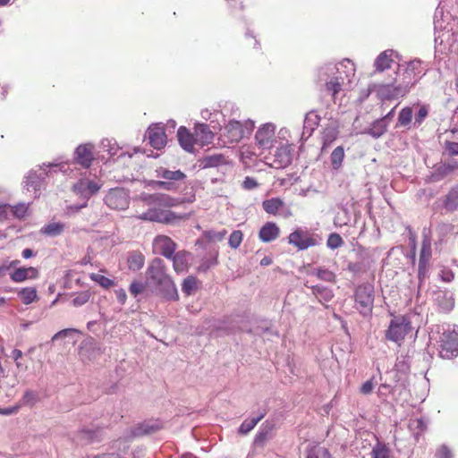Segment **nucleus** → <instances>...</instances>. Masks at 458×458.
Instances as JSON below:
<instances>
[{
	"label": "nucleus",
	"mask_w": 458,
	"mask_h": 458,
	"mask_svg": "<svg viewBox=\"0 0 458 458\" xmlns=\"http://www.w3.org/2000/svg\"><path fill=\"white\" fill-rule=\"evenodd\" d=\"M140 199L148 209L137 218L142 221L156 222L165 225L174 224L182 216L163 208H174L184 202L183 199L174 198L165 193H141Z\"/></svg>",
	"instance_id": "nucleus-1"
},
{
	"label": "nucleus",
	"mask_w": 458,
	"mask_h": 458,
	"mask_svg": "<svg viewBox=\"0 0 458 458\" xmlns=\"http://www.w3.org/2000/svg\"><path fill=\"white\" fill-rule=\"evenodd\" d=\"M354 74L353 64L346 59L339 64L328 63L320 66L318 70V81L324 83L326 89L335 97L342 89L345 77Z\"/></svg>",
	"instance_id": "nucleus-2"
},
{
	"label": "nucleus",
	"mask_w": 458,
	"mask_h": 458,
	"mask_svg": "<svg viewBox=\"0 0 458 458\" xmlns=\"http://www.w3.org/2000/svg\"><path fill=\"white\" fill-rule=\"evenodd\" d=\"M146 284L154 287L160 294L169 301L178 300L177 288L166 273L164 261L154 259L146 270Z\"/></svg>",
	"instance_id": "nucleus-3"
},
{
	"label": "nucleus",
	"mask_w": 458,
	"mask_h": 458,
	"mask_svg": "<svg viewBox=\"0 0 458 458\" xmlns=\"http://www.w3.org/2000/svg\"><path fill=\"white\" fill-rule=\"evenodd\" d=\"M155 172L157 177L162 180L149 181L148 186L152 189H161L167 191H177L187 177L181 170H169L163 166L157 168Z\"/></svg>",
	"instance_id": "nucleus-4"
},
{
	"label": "nucleus",
	"mask_w": 458,
	"mask_h": 458,
	"mask_svg": "<svg viewBox=\"0 0 458 458\" xmlns=\"http://www.w3.org/2000/svg\"><path fill=\"white\" fill-rule=\"evenodd\" d=\"M374 286L370 284L359 285L354 293L355 308L364 317L369 316L374 306Z\"/></svg>",
	"instance_id": "nucleus-5"
},
{
	"label": "nucleus",
	"mask_w": 458,
	"mask_h": 458,
	"mask_svg": "<svg viewBox=\"0 0 458 458\" xmlns=\"http://www.w3.org/2000/svg\"><path fill=\"white\" fill-rule=\"evenodd\" d=\"M443 330L439 354L444 359H451L458 355V327L448 325Z\"/></svg>",
	"instance_id": "nucleus-6"
},
{
	"label": "nucleus",
	"mask_w": 458,
	"mask_h": 458,
	"mask_svg": "<svg viewBox=\"0 0 458 458\" xmlns=\"http://www.w3.org/2000/svg\"><path fill=\"white\" fill-rule=\"evenodd\" d=\"M411 330L410 319L405 316H397L391 319L386 338L400 345Z\"/></svg>",
	"instance_id": "nucleus-7"
},
{
	"label": "nucleus",
	"mask_w": 458,
	"mask_h": 458,
	"mask_svg": "<svg viewBox=\"0 0 458 458\" xmlns=\"http://www.w3.org/2000/svg\"><path fill=\"white\" fill-rule=\"evenodd\" d=\"M254 129V123L246 120L243 123L232 120L225 127V136L230 142H239L244 137L250 135Z\"/></svg>",
	"instance_id": "nucleus-8"
},
{
	"label": "nucleus",
	"mask_w": 458,
	"mask_h": 458,
	"mask_svg": "<svg viewBox=\"0 0 458 458\" xmlns=\"http://www.w3.org/2000/svg\"><path fill=\"white\" fill-rule=\"evenodd\" d=\"M411 89V81H402L394 83L380 84L377 88V93L383 99H394L405 96Z\"/></svg>",
	"instance_id": "nucleus-9"
},
{
	"label": "nucleus",
	"mask_w": 458,
	"mask_h": 458,
	"mask_svg": "<svg viewBox=\"0 0 458 458\" xmlns=\"http://www.w3.org/2000/svg\"><path fill=\"white\" fill-rule=\"evenodd\" d=\"M276 142V126L273 123H265L258 129L255 134V143L259 148L269 149Z\"/></svg>",
	"instance_id": "nucleus-10"
},
{
	"label": "nucleus",
	"mask_w": 458,
	"mask_h": 458,
	"mask_svg": "<svg viewBox=\"0 0 458 458\" xmlns=\"http://www.w3.org/2000/svg\"><path fill=\"white\" fill-rule=\"evenodd\" d=\"M104 200L112 209L124 210L129 206V195L127 191L121 188L110 190Z\"/></svg>",
	"instance_id": "nucleus-11"
},
{
	"label": "nucleus",
	"mask_w": 458,
	"mask_h": 458,
	"mask_svg": "<svg viewBox=\"0 0 458 458\" xmlns=\"http://www.w3.org/2000/svg\"><path fill=\"white\" fill-rule=\"evenodd\" d=\"M100 188L101 184L98 182L89 178H81L72 186L73 191L85 199V201H88L95 195Z\"/></svg>",
	"instance_id": "nucleus-12"
},
{
	"label": "nucleus",
	"mask_w": 458,
	"mask_h": 458,
	"mask_svg": "<svg viewBox=\"0 0 458 458\" xmlns=\"http://www.w3.org/2000/svg\"><path fill=\"white\" fill-rule=\"evenodd\" d=\"M94 146L91 143L81 144L74 151V162L84 168H89L94 159Z\"/></svg>",
	"instance_id": "nucleus-13"
},
{
	"label": "nucleus",
	"mask_w": 458,
	"mask_h": 458,
	"mask_svg": "<svg viewBox=\"0 0 458 458\" xmlns=\"http://www.w3.org/2000/svg\"><path fill=\"white\" fill-rule=\"evenodd\" d=\"M148 143L156 149H161L166 145V135L163 127L158 124L150 125L146 132Z\"/></svg>",
	"instance_id": "nucleus-14"
},
{
	"label": "nucleus",
	"mask_w": 458,
	"mask_h": 458,
	"mask_svg": "<svg viewBox=\"0 0 458 458\" xmlns=\"http://www.w3.org/2000/svg\"><path fill=\"white\" fill-rule=\"evenodd\" d=\"M154 250L167 259H171L174 254L176 244L175 242L165 235H158L155 238L153 242Z\"/></svg>",
	"instance_id": "nucleus-15"
},
{
	"label": "nucleus",
	"mask_w": 458,
	"mask_h": 458,
	"mask_svg": "<svg viewBox=\"0 0 458 458\" xmlns=\"http://www.w3.org/2000/svg\"><path fill=\"white\" fill-rule=\"evenodd\" d=\"M288 239L290 244L294 245L301 250L315 246L317 243L316 240L311 237L308 232L299 229L293 232Z\"/></svg>",
	"instance_id": "nucleus-16"
},
{
	"label": "nucleus",
	"mask_w": 458,
	"mask_h": 458,
	"mask_svg": "<svg viewBox=\"0 0 458 458\" xmlns=\"http://www.w3.org/2000/svg\"><path fill=\"white\" fill-rule=\"evenodd\" d=\"M432 250H431V240L426 234L423 235V241L421 245V250L420 253V260H419V278L421 280L422 277L425 276L427 272V267L428 261L431 258Z\"/></svg>",
	"instance_id": "nucleus-17"
},
{
	"label": "nucleus",
	"mask_w": 458,
	"mask_h": 458,
	"mask_svg": "<svg viewBox=\"0 0 458 458\" xmlns=\"http://www.w3.org/2000/svg\"><path fill=\"white\" fill-rule=\"evenodd\" d=\"M292 162V155L287 146H281L275 150L270 165L276 169L288 166Z\"/></svg>",
	"instance_id": "nucleus-18"
},
{
	"label": "nucleus",
	"mask_w": 458,
	"mask_h": 458,
	"mask_svg": "<svg viewBox=\"0 0 458 458\" xmlns=\"http://www.w3.org/2000/svg\"><path fill=\"white\" fill-rule=\"evenodd\" d=\"M229 165L228 158L222 154L208 155L199 160V166L203 169L212 167L224 169Z\"/></svg>",
	"instance_id": "nucleus-19"
},
{
	"label": "nucleus",
	"mask_w": 458,
	"mask_h": 458,
	"mask_svg": "<svg viewBox=\"0 0 458 458\" xmlns=\"http://www.w3.org/2000/svg\"><path fill=\"white\" fill-rule=\"evenodd\" d=\"M47 175V172L45 169H40L38 174L35 171L30 172L26 176L24 187L28 191H33L36 194Z\"/></svg>",
	"instance_id": "nucleus-20"
},
{
	"label": "nucleus",
	"mask_w": 458,
	"mask_h": 458,
	"mask_svg": "<svg viewBox=\"0 0 458 458\" xmlns=\"http://www.w3.org/2000/svg\"><path fill=\"white\" fill-rule=\"evenodd\" d=\"M177 137L181 147L187 152L194 151L195 133L191 134L185 127L182 126L178 129Z\"/></svg>",
	"instance_id": "nucleus-21"
},
{
	"label": "nucleus",
	"mask_w": 458,
	"mask_h": 458,
	"mask_svg": "<svg viewBox=\"0 0 458 458\" xmlns=\"http://www.w3.org/2000/svg\"><path fill=\"white\" fill-rule=\"evenodd\" d=\"M279 233V227L273 222H267L260 228L259 237L263 242H270L275 241Z\"/></svg>",
	"instance_id": "nucleus-22"
},
{
	"label": "nucleus",
	"mask_w": 458,
	"mask_h": 458,
	"mask_svg": "<svg viewBox=\"0 0 458 458\" xmlns=\"http://www.w3.org/2000/svg\"><path fill=\"white\" fill-rule=\"evenodd\" d=\"M101 440L100 431L92 429H81L78 431L74 437V441L79 445H88Z\"/></svg>",
	"instance_id": "nucleus-23"
},
{
	"label": "nucleus",
	"mask_w": 458,
	"mask_h": 458,
	"mask_svg": "<svg viewBox=\"0 0 458 458\" xmlns=\"http://www.w3.org/2000/svg\"><path fill=\"white\" fill-rule=\"evenodd\" d=\"M38 276V272L35 267H19L11 275V279L15 283H21L27 279H35Z\"/></svg>",
	"instance_id": "nucleus-24"
},
{
	"label": "nucleus",
	"mask_w": 458,
	"mask_h": 458,
	"mask_svg": "<svg viewBox=\"0 0 458 458\" xmlns=\"http://www.w3.org/2000/svg\"><path fill=\"white\" fill-rule=\"evenodd\" d=\"M422 72L421 62L413 60L407 64L403 81H411V87L417 82V76Z\"/></svg>",
	"instance_id": "nucleus-25"
},
{
	"label": "nucleus",
	"mask_w": 458,
	"mask_h": 458,
	"mask_svg": "<svg viewBox=\"0 0 458 458\" xmlns=\"http://www.w3.org/2000/svg\"><path fill=\"white\" fill-rule=\"evenodd\" d=\"M274 429L275 424L273 422L265 421L255 437V445H263L267 440L271 439L273 437Z\"/></svg>",
	"instance_id": "nucleus-26"
},
{
	"label": "nucleus",
	"mask_w": 458,
	"mask_h": 458,
	"mask_svg": "<svg viewBox=\"0 0 458 458\" xmlns=\"http://www.w3.org/2000/svg\"><path fill=\"white\" fill-rule=\"evenodd\" d=\"M214 138L213 132L207 124H199L195 127V141L196 143L206 146L212 142Z\"/></svg>",
	"instance_id": "nucleus-27"
},
{
	"label": "nucleus",
	"mask_w": 458,
	"mask_h": 458,
	"mask_svg": "<svg viewBox=\"0 0 458 458\" xmlns=\"http://www.w3.org/2000/svg\"><path fill=\"white\" fill-rule=\"evenodd\" d=\"M434 300H435V302L439 307V309L445 312L450 311L454 305V301L452 293H447V292H444V291L436 292Z\"/></svg>",
	"instance_id": "nucleus-28"
},
{
	"label": "nucleus",
	"mask_w": 458,
	"mask_h": 458,
	"mask_svg": "<svg viewBox=\"0 0 458 458\" xmlns=\"http://www.w3.org/2000/svg\"><path fill=\"white\" fill-rule=\"evenodd\" d=\"M190 253L186 251H178L172 256L170 259L173 260V267L176 273H183L189 267Z\"/></svg>",
	"instance_id": "nucleus-29"
},
{
	"label": "nucleus",
	"mask_w": 458,
	"mask_h": 458,
	"mask_svg": "<svg viewBox=\"0 0 458 458\" xmlns=\"http://www.w3.org/2000/svg\"><path fill=\"white\" fill-rule=\"evenodd\" d=\"M161 428L159 422L157 421H145L139 426H137L132 431L131 434L133 437H140L143 435H148L156 432Z\"/></svg>",
	"instance_id": "nucleus-30"
},
{
	"label": "nucleus",
	"mask_w": 458,
	"mask_h": 458,
	"mask_svg": "<svg viewBox=\"0 0 458 458\" xmlns=\"http://www.w3.org/2000/svg\"><path fill=\"white\" fill-rule=\"evenodd\" d=\"M393 50H386L382 52L375 60L374 65L376 67V71L384 72L385 70L390 68L391 64L393 63Z\"/></svg>",
	"instance_id": "nucleus-31"
},
{
	"label": "nucleus",
	"mask_w": 458,
	"mask_h": 458,
	"mask_svg": "<svg viewBox=\"0 0 458 458\" xmlns=\"http://www.w3.org/2000/svg\"><path fill=\"white\" fill-rule=\"evenodd\" d=\"M145 263V257L140 251L130 252L127 258V264L130 270L139 271Z\"/></svg>",
	"instance_id": "nucleus-32"
},
{
	"label": "nucleus",
	"mask_w": 458,
	"mask_h": 458,
	"mask_svg": "<svg viewBox=\"0 0 458 458\" xmlns=\"http://www.w3.org/2000/svg\"><path fill=\"white\" fill-rule=\"evenodd\" d=\"M313 294L316 296V298L320 301H330L334 297L333 291L326 286L318 284V285H312L310 286Z\"/></svg>",
	"instance_id": "nucleus-33"
},
{
	"label": "nucleus",
	"mask_w": 458,
	"mask_h": 458,
	"mask_svg": "<svg viewBox=\"0 0 458 458\" xmlns=\"http://www.w3.org/2000/svg\"><path fill=\"white\" fill-rule=\"evenodd\" d=\"M262 207L267 213L271 215H276L283 208H284V203L279 198H272L264 200L262 203Z\"/></svg>",
	"instance_id": "nucleus-34"
},
{
	"label": "nucleus",
	"mask_w": 458,
	"mask_h": 458,
	"mask_svg": "<svg viewBox=\"0 0 458 458\" xmlns=\"http://www.w3.org/2000/svg\"><path fill=\"white\" fill-rule=\"evenodd\" d=\"M388 124L384 119H377L372 123L370 128L367 131V133L375 139L380 138L386 131Z\"/></svg>",
	"instance_id": "nucleus-35"
},
{
	"label": "nucleus",
	"mask_w": 458,
	"mask_h": 458,
	"mask_svg": "<svg viewBox=\"0 0 458 458\" xmlns=\"http://www.w3.org/2000/svg\"><path fill=\"white\" fill-rule=\"evenodd\" d=\"M64 227L65 225L63 223L53 222L43 226L40 233L47 236L55 237L60 235L64 232Z\"/></svg>",
	"instance_id": "nucleus-36"
},
{
	"label": "nucleus",
	"mask_w": 458,
	"mask_h": 458,
	"mask_svg": "<svg viewBox=\"0 0 458 458\" xmlns=\"http://www.w3.org/2000/svg\"><path fill=\"white\" fill-rule=\"evenodd\" d=\"M452 174L451 166L448 162H446L435 167L430 179L432 182H438Z\"/></svg>",
	"instance_id": "nucleus-37"
},
{
	"label": "nucleus",
	"mask_w": 458,
	"mask_h": 458,
	"mask_svg": "<svg viewBox=\"0 0 458 458\" xmlns=\"http://www.w3.org/2000/svg\"><path fill=\"white\" fill-rule=\"evenodd\" d=\"M217 256L218 251L214 250L208 253V257H205L200 261V264L198 267L200 272H207L209 268L214 267L217 265Z\"/></svg>",
	"instance_id": "nucleus-38"
},
{
	"label": "nucleus",
	"mask_w": 458,
	"mask_h": 458,
	"mask_svg": "<svg viewBox=\"0 0 458 458\" xmlns=\"http://www.w3.org/2000/svg\"><path fill=\"white\" fill-rule=\"evenodd\" d=\"M18 296L26 305H29L38 300L37 290L34 287L22 288L18 292Z\"/></svg>",
	"instance_id": "nucleus-39"
},
{
	"label": "nucleus",
	"mask_w": 458,
	"mask_h": 458,
	"mask_svg": "<svg viewBox=\"0 0 458 458\" xmlns=\"http://www.w3.org/2000/svg\"><path fill=\"white\" fill-rule=\"evenodd\" d=\"M266 412H260L256 418L245 420L239 428V433L242 435L248 434L255 426L264 418Z\"/></svg>",
	"instance_id": "nucleus-40"
},
{
	"label": "nucleus",
	"mask_w": 458,
	"mask_h": 458,
	"mask_svg": "<svg viewBox=\"0 0 458 458\" xmlns=\"http://www.w3.org/2000/svg\"><path fill=\"white\" fill-rule=\"evenodd\" d=\"M444 206L450 211H454L458 208V186L454 187L445 196Z\"/></svg>",
	"instance_id": "nucleus-41"
},
{
	"label": "nucleus",
	"mask_w": 458,
	"mask_h": 458,
	"mask_svg": "<svg viewBox=\"0 0 458 458\" xmlns=\"http://www.w3.org/2000/svg\"><path fill=\"white\" fill-rule=\"evenodd\" d=\"M344 156V149L342 146H338L333 150L330 155V162L333 169L338 170L342 166Z\"/></svg>",
	"instance_id": "nucleus-42"
},
{
	"label": "nucleus",
	"mask_w": 458,
	"mask_h": 458,
	"mask_svg": "<svg viewBox=\"0 0 458 458\" xmlns=\"http://www.w3.org/2000/svg\"><path fill=\"white\" fill-rule=\"evenodd\" d=\"M310 275L316 276L318 279L329 283L335 282L336 276L333 271H330L329 269L326 267H317L314 268Z\"/></svg>",
	"instance_id": "nucleus-43"
},
{
	"label": "nucleus",
	"mask_w": 458,
	"mask_h": 458,
	"mask_svg": "<svg viewBox=\"0 0 458 458\" xmlns=\"http://www.w3.org/2000/svg\"><path fill=\"white\" fill-rule=\"evenodd\" d=\"M80 334H81V332L76 328L63 329L54 335V336L52 337V341L55 342L59 339H62V338H69L72 340V344H75L76 343L75 336Z\"/></svg>",
	"instance_id": "nucleus-44"
},
{
	"label": "nucleus",
	"mask_w": 458,
	"mask_h": 458,
	"mask_svg": "<svg viewBox=\"0 0 458 458\" xmlns=\"http://www.w3.org/2000/svg\"><path fill=\"white\" fill-rule=\"evenodd\" d=\"M412 115V109L411 107L403 108L398 116V123L401 126H408L411 123Z\"/></svg>",
	"instance_id": "nucleus-45"
},
{
	"label": "nucleus",
	"mask_w": 458,
	"mask_h": 458,
	"mask_svg": "<svg viewBox=\"0 0 458 458\" xmlns=\"http://www.w3.org/2000/svg\"><path fill=\"white\" fill-rule=\"evenodd\" d=\"M372 458H388L389 449L382 443L377 442L371 451Z\"/></svg>",
	"instance_id": "nucleus-46"
},
{
	"label": "nucleus",
	"mask_w": 458,
	"mask_h": 458,
	"mask_svg": "<svg viewBox=\"0 0 458 458\" xmlns=\"http://www.w3.org/2000/svg\"><path fill=\"white\" fill-rule=\"evenodd\" d=\"M90 279L96 283H98L99 285H101L103 288L108 289L109 287L113 286L114 284V281L108 277H106L105 276L98 273H92L90 275Z\"/></svg>",
	"instance_id": "nucleus-47"
},
{
	"label": "nucleus",
	"mask_w": 458,
	"mask_h": 458,
	"mask_svg": "<svg viewBox=\"0 0 458 458\" xmlns=\"http://www.w3.org/2000/svg\"><path fill=\"white\" fill-rule=\"evenodd\" d=\"M197 288V279L194 276L186 277L182 284V291L187 294L191 295L192 292Z\"/></svg>",
	"instance_id": "nucleus-48"
},
{
	"label": "nucleus",
	"mask_w": 458,
	"mask_h": 458,
	"mask_svg": "<svg viewBox=\"0 0 458 458\" xmlns=\"http://www.w3.org/2000/svg\"><path fill=\"white\" fill-rule=\"evenodd\" d=\"M318 122H319L318 115L316 114L315 113L311 112V113L308 114L305 117L304 129L307 131H312L314 130L315 126H317L318 124Z\"/></svg>",
	"instance_id": "nucleus-49"
},
{
	"label": "nucleus",
	"mask_w": 458,
	"mask_h": 458,
	"mask_svg": "<svg viewBox=\"0 0 458 458\" xmlns=\"http://www.w3.org/2000/svg\"><path fill=\"white\" fill-rule=\"evenodd\" d=\"M28 211V206L25 203H19L14 206H11L12 216L21 219L23 218Z\"/></svg>",
	"instance_id": "nucleus-50"
},
{
	"label": "nucleus",
	"mask_w": 458,
	"mask_h": 458,
	"mask_svg": "<svg viewBox=\"0 0 458 458\" xmlns=\"http://www.w3.org/2000/svg\"><path fill=\"white\" fill-rule=\"evenodd\" d=\"M307 458H333L329 451L325 447H318L310 450Z\"/></svg>",
	"instance_id": "nucleus-51"
},
{
	"label": "nucleus",
	"mask_w": 458,
	"mask_h": 458,
	"mask_svg": "<svg viewBox=\"0 0 458 458\" xmlns=\"http://www.w3.org/2000/svg\"><path fill=\"white\" fill-rule=\"evenodd\" d=\"M344 244L342 237L338 233H331L327 241V245L332 250H335Z\"/></svg>",
	"instance_id": "nucleus-52"
},
{
	"label": "nucleus",
	"mask_w": 458,
	"mask_h": 458,
	"mask_svg": "<svg viewBox=\"0 0 458 458\" xmlns=\"http://www.w3.org/2000/svg\"><path fill=\"white\" fill-rule=\"evenodd\" d=\"M242 237H243V234H242V231H240V230L233 231L229 237V241H228L229 246L233 249H237L242 242Z\"/></svg>",
	"instance_id": "nucleus-53"
},
{
	"label": "nucleus",
	"mask_w": 458,
	"mask_h": 458,
	"mask_svg": "<svg viewBox=\"0 0 458 458\" xmlns=\"http://www.w3.org/2000/svg\"><path fill=\"white\" fill-rule=\"evenodd\" d=\"M89 292H81L72 299V305L74 307H81L89 301Z\"/></svg>",
	"instance_id": "nucleus-54"
},
{
	"label": "nucleus",
	"mask_w": 458,
	"mask_h": 458,
	"mask_svg": "<svg viewBox=\"0 0 458 458\" xmlns=\"http://www.w3.org/2000/svg\"><path fill=\"white\" fill-rule=\"evenodd\" d=\"M428 114V109L427 106H422L420 107L418 113L415 115V121H414V126H420L422 122L425 120V118Z\"/></svg>",
	"instance_id": "nucleus-55"
},
{
	"label": "nucleus",
	"mask_w": 458,
	"mask_h": 458,
	"mask_svg": "<svg viewBox=\"0 0 458 458\" xmlns=\"http://www.w3.org/2000/svg\"><path fill=\"white\" fill-rule=\"evenodd\" d=\"M444 147L448 156H458V142L445 140Z\"/></svg>",
	"instance_id": "nucleus-56"
},
{
	"label": "nucleus",
	"mask_w": 458,
	"mask_h": 458,
	"mask_svg": "<svg viewBox=\"0 0 458 458\" xmlns=\"http://www.w3.org/2000/svg\"><path fill=\"white\" fill-rule=\"evenodd\" d=\"M437 458H454L453 453L445 445H440L436 452Z\"/></svg>",
	"instance_id": "nucleus-57"
},
{
	"label": "nucleus",
	"mask_w": 458,
	"mask_h": 458,
	"mask_svg": "<svg viewBox=\"0 0 458 458\" xmlns=\"http://www.w3.org/2000/svg\"><path fill=\"white\" fill-rule=\"evenodd\" d=\"M146 285V284H143L141 282L134 281L130 285V293L132 295L137 296L139 293L144 291Z\"/></svg>",
	"instance_id": "nucleus-58"
},
{
	"label": "nucleus",
	"mask_w": 458,
	"mask_h": 458,
	"mask_svg": "<svg viewBox=\"0 0 458 458\" xmlns=\"http://www.w3.org/2000/svg\"><path fill=\"white\" fill-rule=\"evenodd\" d=\"M37 401V394L33 391H26L22 397V403L25 405H33Z\"/></svg>",
	"instance_id": "nucleus-59"
},
{
	"label": "nucleus",
	"mask_w": 458,
	"mask_h": 458,
	"mask_svg": "<svg viewBox=\"0 0 458 458\" xmlns=\"http://www.w3.org/2000/svg\"><path fill=\"white\" fill-rule=\"evenodd\" d=\"M11 216V205L0 204V221L7 220Z\"/></svg>",
	"instance_id": "nucleus-60"
},
{
	"label": "nucleus",
	"mask_w": 458,
	"mask_h": 458,
	"mask_svg": "<svg viewBox=\"0 0 458 458\" xmlns=\"http://www.w3.org/2000/svg\"><path fill=\"white\" fill-rule=\"evenodd\" d=\"M374 387L375 385L373 383V379H369L361 385L360 391L362 394L368 395L372 393Z\"/></svg>",
	"instance_id": "nucleus-61"
},
{
	"label": "nucleus",
	"mask_w": 458,
	"mask_h": 458,
	"mask_svg": "<svg viewBox=\"0 0 458 458\" xmlns=\"http://www.w3.org/2000/svg\"><path fill=\"white\" fill-rule=\"evenodd\" d=\"M115 143H112L111 140L105 139L101 141V148L106 150L110 155L115 154Z\"/></svg>",
	"instance_id": "nucleus-62"
},
{
	"label": "nucleus",
	"mask_w": 458,
	"mask_h": 458,
	"mask_svg": "<svg viewBox=\"0 0 458 458\" xmlns=\"http://www.w3.org/2000/svg\"><path fill=\"white\" fill-rule=\"evenodd\" d=\"M225 234H226V231L225 230H222L220 232H213L212 231V232H208L207 236L210 240L221 241V240L224 239Z\"/></svg>",
	"instance_id": "nucleus-63"
},
{
	"label": "nucleus",
	"mask_w": 458,
	"mask_h": 458,
	"mask_svg": "<svg viewBox=\"0 0 458 458\" xmlns=\"http://www.w3.org/2000/svg\"><path fill=\"white\" fill-rule=\"evenodd\" d=\"M409 427L411 429L418 428V429L423 430L425 426H424V422L421 419H413V420H410Z\"/></svg>",
	"instance_id": "nucleus-64"
}]
</instances>
